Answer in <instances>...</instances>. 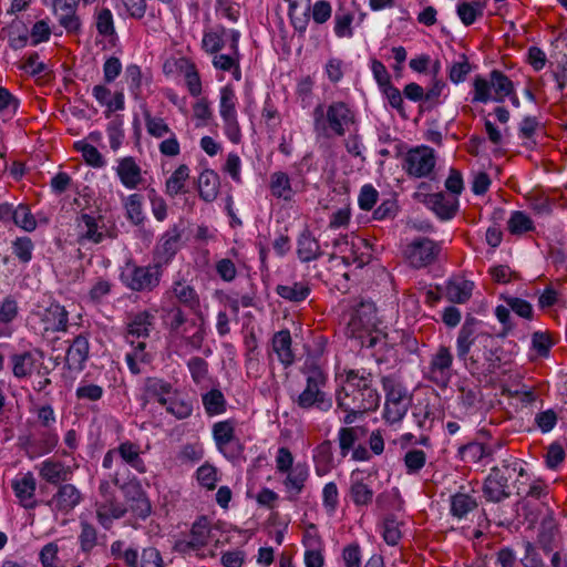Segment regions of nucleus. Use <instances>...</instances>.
<instances>
[{
    "mask_svg": "<svg viewBox=\"0 0 567 567\" xmlns=\"http://www.w3.org/2000/svg\"><path fill=\"white\" fill-rule=\"evenodd\" d=\"M11 220L17 227L28 233H32L38 226L37 217L25 204H19L17 207L13 206Z\"/></svg>",
    "mask_w": 567,
    "mask_h": 567,
    "instance_id": "nucleus-47",
    "label": "nucleus"
},
{
    "mask_svg": "<svg viewBox=\"0 0 567 567\" xmlns=\"http://www.w3.org/2000/svg\"><path fill=\"white\" fill-rule=\"evenodd\" d=\"M452 354L447 348H441L431 362L430 379L444 388L452 375Z\"/></svg>",
    "mask_w": 567,
    "mask_h": 567,
    "instance_id": "nucleus-25",
    "label": "nucleus"
},
{
    "mask_svg": "<svg viewBox=\"0 0 567 567\" xmlns=\"http://www.w3.org/2000/svg\"><path fill=\"white\" fill-rule=\"evenodd\" d=\"M402 168L408 176L422 178L425 176V145L410 148L403 156Z\"/></svg>",
    "mask_w": 567,
    "mask_h": 567,
    "instance_id": "nucleus-28",
    "label": "nucleus"
},
{
    "mask_svg": "<svg viewBox=\"0 0 567 567\" xmlns=\"http://www.w3.org/2000/svg\"><path fill=\"white\" fill-rule=\"evenodd\" d=\"M219 176L213 169H204L197 179V189L200 199L206 203L214 202L219 192Z\"/></svg>",
    "mask_w": 567,
    "mask_h": 567,
    "instance_id": "nucleus-38",
    "label": "nucleus"
},
{
    "mask_svg": "<svg viewBox=\"0 0 567 567\" xmlns=\"http://www.w3.org/2000/svg\"><path fill=\"white\" fill-rule=\"evenodd\" d=\"M176 394H178V389L174 388L167 380L158 377H147L143 382L141 400L143 405L155 401L164 406Z\"/></svg>",
    "mask_w": 567,
    "mask_h": 567,
    "instance_id": "nucleus-12",
    "label": "nucleus"
},
{
    "mask_svg": "<svg viewBox=\"0 0 567 567\" xmlns=\"http://www.w3.org/2000/svg\"><path fill=\"white\" fill-rule=\"evenodd\" d=\"M476 506V499L470 494L457 493L451 497V513L460 519L465 517Z\"/></svg>",
    "mask_w": 567,
    "mask_h": 567,
    "instance_id": "nucleus-51",
    "label": "nucleus"
},
{
    "mask_svg": "<svg viewBox=\"0 0 567 567\" xmlns=\"http://www.w3.org/2000/svg\"><path fill=\"white\" fill-rule=\"evenodd\" d=\"M334 247L339 249L342 255L341 260L344 265H357L358 268H362L368 264L370 256L364 252H360L361 248H368L367 240L362 238H351L344 236L334 241Z\"/></svg>",
    "mask_w": 567,
    "mask_h": 567,
    "instance_id": "nucleus-17",
    "label": "nucleus"
},
{
    "mask_svg": "<svg viewBox=\"0 0 567 567\" xmlns=\"http://www.w3.org/2000/svg\"><path fill=\"white\" fill-rule=\"evenodd\" d=\"M357 112L344 101L320 103L312 110L313 134L317 141L344 137L357 131Z\"/></svg>",
    "mask_w": 567,
    "mask_h": 567,
    "instance_id": "nucleus-2",
    "label": "nucleus"
},
{
    "mask_svg": "<svg viewBox=\"0 0 567 567\" xmlns=\"http://www.w3.org/2000/svg\"><path fill=\"white\" fill-rule=\"evenodd\" d=\"M276 293L287 302L301 303L311 293L310 284L306 280L301 281H286L277 285Z\"/></svg>",
    "mask_w": 567,
    "mask_h": 567,
    "instance_id": "nucleus-27",
    "label": "nucleus"
},
{
    "mask_svg": "<svg viewBox=\"0 0 567 567\" xmlns=\"http://www.w3.org/2000/svg\"><path fill=\"white\" fill-rule=\"evenodd\" d=\"M269 188L271 195L278 199L289 202L293 197L290 177L285 172L277 171L270 175Z\"/></svg>",
    "mask_w": 567,
    "mask_h": 567,
    "instance_id": "nucleus-40",
    "label": "nucleus"
},
{
    "mask_svg": "<svg viewBox=\"0 0 567 567\" xmlns=\"http://www.w3.org/2000/svg\"><path fill=\"white\" fill-rule=\"evenodd\" d=\"M183 229L179 225L171 226L157 241L153 250V259L166 268L179 249Z\"/></svg>",
    "mask_w": 567,
    "mask_h": 567,
    "instance_id": "nucleus-11",
    "label": "nucleus"
},
{
    "mask_svg": "<svg viewBox=\"0 0 567 567\" xmlns=\"http://www.w3.org/2000/svg\"><path fill=\"white\" fill-rule=\"evenodd\" d=\"M75 225L80 243L100 244L105 238V226L100 215L82 213L76 217Z\"/></svg>",
    "mask_w": 567,
    "mask_h": 567,
    "instance_id": "nucleus-15",
    "label": "nucleus"
},
{
    "mask_svg": "<svg viewBox=\"0 0 567 567\" xmlns=\"http://www.w3.org/2000/svg\"><path fill=\"white\" fill-rule=\"evenodd\" d=\"M19 316L18 301L12 297L8 296L0 302V328L3 331H11L10 324Z\"/></svg>",
    "mask_w": 567,
    "mask_h": 567,
    "instance_id": "nucleus-55",
    "label": "nucleus"
},
{
    "mask_svg": "<svg viewBox=\"0 0 567 567\" xmlns=\"http://www.w3.org/2000/svg\"><path fill=\"white\" fill-rule=\"evenodd\" d=\"M90 343L86 334L76 336L66 351V364L71 370L82 371L89 359Z\"/></svg>",
    "mask_w": 567,
    "mask_h": 567,
    "instance_id": "nucleus-26",
    "label": "nucleus"
},
{
    "mask_svg": "<svg viewBox=\"0 0 567 567\" xmlns=\"http://www.w3.org/2000/svg\"><path fill=\"white\" fill-rule=\"evenodd\" d=\"M171 291L181 305L194 312L199 311V296L192 285L184 280H176L173 282Z\"/></svg>",
    "mask_w": 567,
    "mask_h": 567,
    "instance_id": "nucleus-36",
    "label": "nucleus"
},
{
    "mask_svg": "<svg viewBox=\"0 0 567 567\" xmlns=\"http://www.w3.org/2000/svg\"><path fill=\"white\" fill-rule=\"evenodd\" d=\"M37 354H41L39 351H23L13 353L10 355V364L12 374L17 379H25L30 377L34 370L38 361Z\"/></svg>",
    "mask_w": 567,
    "mask_h": 567,
    "instance_id": "nucleus-34",
    "label": "nucleus"
},
{
    "mask_svg": "<svg viewBox=\"0 0 567 567\" xmlns=\"http://www.w3.org/2000/svg\"><path fill=\"white\" fill-rule=\"evenodd\" d=\"M34 329L43 337L51 333L64 332L69 326V312L59 303H51L48 308L32 315Z\"/></svg>",
    "mask_w": 567,
    "mask_h": 567,
    "instance_id": "nucleus-9",
    "label": "nucleus"
},
{
    "mask_svg": "<svg viewBox=\"0 0 567 567\" xmlns=\"http://www.w3.org/2000/svg\"><path fill=\"white\" fill-rule=\"evenodd\" d=\"M427 207L442 221L451 220L457 213L458 198L456 195H446L440 192L427 196Z\"/></svg>",
    "mask_w": 567,
    "mask_h": 567,
    "instance_id": "nucleus-23",
    "label": "nucleus"
},
{
    "mask_svg": "<svg viewBox=\"0 0 567 567\" xmlns=\"http://www.w3.org/2000/svg\"><path fill=\"white\" fill-rule=\"evenodd\" d=\"M297 255L301 262H310L322 256L319 241L308 229H305L298 237Z\"/></svg>",
    "mask_w": 567,
    "mask_h": 567,
    "instance_id": "nucleus-33",
    "label": "nucleus"
},
{
    "mask_svg": "<svg viewBox=\"0 0 567 567\" xmlns=\"http://www.w3.org/2000/svg\"><path fill=\"white\" fill-rule=\"evenodd\" d=\"M190 169L186 164H179L175 171L165 181V194L174 198L178 195H184L188 192L187 183L189 179Z\"/></svg>",
    "mask_w": 567,
    "mask_h": 567,
    "instance_id": "nucleus-31",
    "label": "nucleus"
},
{
    "mask_svg": "<svg viewBox=\"0 0 567 567\" xmlns=\"http://www.w3.org/2000/svg\"><path fill=\"white\" fill-rule=\"evenodd\" d=\"M163 408L175 419L185 420L193 414L194 402L188 396L182 395L178 390V394L173 395Z\"/></svg>",
    "mask_w": 567,
    "mask_h": 567,
    "instance_id": "nucleus-43",
    "label": "nucleus"
},
{
    "mask_svg": "<svg viewBox=\"0 0 567 567\" xmlns=\"http://www.w3.org/2000/svg\"><path fill=\"white\" fill-rule=\"evenodd\" d=\"M80 0H43L50 4L61 27L66 32H78L81 27L80 18L76 16V8Z\"/></svg>",
    "mask_w": 567,
    "mask_h": 567,
    "instance_id": "nucleus-18",
    "label": "nucleus"
},
{
    "mask_svg": "<svg viewBox=\"0 0 567 567\" xmlns=\"http://www.w3.org/2000/svg\"><path fill=\"white\" fill-rule=\"evenodd\" d=\"M202 402L205 412L208 415H218L226 411V399L223 392L218 389H212L210 391L202 395Z\"/></svg>",
    "mask_w": 567,
    "mask_h": 567,
    "instance_id": "nucleus-49",
    "label": "nucleus"
},
{
    "mask_svg": "<svg viewBox=\"0 0 567 567\" xmlns=\"http://www.w3.org/2000/svg\"><path fill=\"white\" fill-rule=\"evenodd\" d=\"M306 378L305 389L292 400L301 410L328 412L332 408V398L326 391L328 375L313 361H307L301 370Z\"/></svg>",
    "mask_w": 567,
    "mask_h": 567,
    "instance_id": "nucleus-4",
    "label": "nucleus"
},
{
    "mask_svg": "<svg viewBox=\"0 0 567 567\" xmlns=\"http://www.w3.org/2000/svg\"><path fill=\"white\" fill-rule=\"evenodd\" d=\"M131 347L132 350L125 354V362L131 373L137 375L142 372L141 364H148L152 355L146 351L144 341H134V346Z\"/></svg>",
    "mask_w": 567,
    "mask_h": 567,
    "instance_id": "nucleus-42",
    "label": "nucleus"
},
{
    "mask_svg": "<svg viewBox=\"0 0 567 567\" xmlns=\"http://www.w3.org/2000/svg\"><path fill=\"white\" fill-rule=\"evenodd\" d=\"M291 344V334L287 329L276 332L271 339L272 352L277 355L278 361L286 368L295 362V353Z\"/></svg>",
    "mask_w": 567,
    "mask_h": 567,
    "instance_id": "nucleus-29",
    "label": "nucleus"
},
{
    "mask_svg": "<svg viewBox=\"0 0 567 567\" xmlns=\"http://www.w3.org/2000/svg\"><path fill=\"white\" fill-rule=\"evenodd\" d=\"M381 383L385 392L383 417L390 424L400 422L411 403L408 389L395 374L382 377Z\"/></svg>",
    "mask_w": 567,
    "mask_h": 567,
    "instance_id": "nucleus-6",
    "label": "nucleus"
},
{
    "mask_svg": "<svg viewBox=\"0 0 567 567\" xmlns=\"http://www.w3.org/2000/svg\"><path fill=\"white\" fill-rule=\"evenodd\" d=\"M286 476L282 485L288 495L289 501H296L303 492L306 483L310 476V468L306 462H298L293 468L284 473Z\"/></svg>",
    "mask_w": 567,
    "mask_h": 567,
    "instance_id": "nucleus-20",
    "label": "nucleus"
},
{
    "mask_svg": "<svg viewBox=\"0 0 567 567\" xmlns=\"http://www.w3.org/2000/svg\"><path fill=\"white\" fill-rule=\"evenodd\" d=\"M7 32L9 47L17 51L30 44L29 29L22 21H13L3 29Z\"/></svg>",
    "mask_w": 567,
    "mask_h": 567,
    "instance_id": "nucleus-46",
    "label": "nucleus"
},
{
    "mask_svg": "<svg viewBox=\"0 0 567 567\" xmlns=\"http://www.w3.org/2000/svg\"><path fill=\"white\" fill-rule=\"evenodd\" d=\"M215 11L218 18L233 23H236L240 18V6L231 0H216Z\"/></svg>",
    "mask_w": 567,
    "mask_h": 567,
    "instance_id": "nucleus-64",
    "label": "nucleus"
},
{
    "mask_svg": "<svg viewBox=\"0 0 567 567\" xmlns=\"http://www.w3.org/2000/svg\"><path fill=\"white\" fill-rule=\"evenodd\" d=\"M492 79L494 87V102H503L513 93V82L499 71H493Z\"/></svg>",
    "mask_w": 567,
    "mask_h": 567,
    "instance_id": "nucleus-56",
    "label": "nucleus"
},
{
    "mask_svg": "<svg viewBox=\"0 0 567 567\" xmlns=\"http://www.w3.org/2000/svg\"><path fill=\"white\" fill-rule=\"evenodd\" d=\"M118 457L122 462L132 468H134L140 474L146 473V464L142 458V450L138 443L132 441H123L116 447Z\"/></svg>",
    "mask_w": 567,
    "mask_h": 567,
    "instance_id": "nucleus-30",
    "label": "nucleus"
},
{
    "mask_svg": "<svg viewBox=\"0 0 567 567\" xmlns=\"http://www.w3.org/2000/svg\"><path fill=\"white\" fill-rule=\"evenodd\" d=\"M37 485V480L31 472L19 474L11 481V488L21 507L34 509L38 506Z\"/></svg>",
    "mask_w": 567,
    "mask_h": 567,
    "instance_id": "nucleus-14",
    "label": "nucleus"
},
{
    "mask_svg": "<svg viewBox=\"0 0 567 567\" xmlns=\"http://www.w3.org/2000/svg\"><path fill=\"white\" fill-rule=\"evenodd\" d=\"M143 195L133 193L122 199L126 218L135 226L143 224L145 216L143 212Z\"/></svg>",
    "mask_w": 567,
    "mask_h": 567,
    "instance_id": "nucleus-45",
    "label": "nucleus"
},
{
    "mask_svg": "<svg viewBox=\"0 0 567 567\" xmlns=\"http://www.w3.org/2000/svg\"><path fill=\"white\" fill-rule=\"evenodd\" d=\"M400 525V522L393 514H388L383 518L380 528L382 537L388 545L395 546L399 544L402 537Z\"/></svg>",
    "mask_w": 567,
    "mask_h": 567,
    "instance_id": "nucleus-54",
    "label": "nucleus"
},
{
    "mask_svg": "<svg viewBox=\"0 0 567 567\" xmlns=\"http://www.w3.org/2000/svg\"><path fill=\"white\" fill-rule=\"evenodd\" d=\"M237 97L230 85L220 89L219 113L221 118L237 116L236 112Z\"/></svg>",
    "mask_w": 567,
    "mask_h": 567,
    "instance_id": "nucleus-57",
    "label": "nucleus"
},
{
    "mask_svg": "<svg viewBox=\"0 0 567 567\" xmlns=\"http://www.w3.org/2000/svg\"><path fill=\"white\" fill-rule=\"evenodd\" d=\"M116 163L115 174L126 189H137L144 183L142 167L133 156L121 157Z\"/></svg>",
    "mask_w": 567,
    "mask_h": 567,
    "instance_id": "nucleus-19",
    "label": "nucleus"
},
{
    "mask_svg": "<svg viewBox=\"0 0 567 567\" xmlns=\"http://www.w3.org/2000/svg\"><path fill=\"white\" fill-rule=\"evenodd\" d=\"M155 324V316L148 310L131 313L125 327V341L134 346L135 339H146Z\"/></svg>",
    "mask_w": 567,
    "mask_h": 567,
    "instance_id": "nucleus-16",
    "label": "nucleus"
},
{
    "mask_svg": "<svg viewBox=\"0 0 567 567\" xmlns=\"http://www.w3.org/2000/svg\"><path fill=\"white\" fill-rule=\"evenodd\" d=\"M210 538V523L207 517L202 516L196 522H194L189 539L181 540L177 543L176 547L181 553H189L192 550H200L205 546H207Z\"/></svg>",
    "mask_w": 567,
    "mask_h": 567,
    "instance_id": "nucleus-21",
    "label": "nucleus"
},
{
    "mask_svg": "<svg viewBox=\"0 0 567 567\" xmlns=\"http://www.w3.org/2000/svg\"><path fill=\"white\" fill-rule=\"evenodd\" d=\"M373 489L362 481H352L350 486V497L354 505L367 506L373 499Z\"/></svg>",
    "mask_w": 567,
    "mask_h": 567,
    "instance_id": "nucleus-59",
    "label": "nucleus"
},
{
    "mask_svg": "<svg viewBox=\"0 0 567 567\" xmlns=\"http://www.w3.org/2000/svg\"><path fill=\"white\" fill-rule=\"evenodd\" d=\"M110 478L114 485L122 489L127 504L125 506L127 512H131L135 518L145 520L152 513V505L140 482L134 480L128 483H121L118 471L111 474Z\"/></svg>",
    "mask_w": 567,
    "mask_h": 567,
    "instance_id": "nucleus-8",
    "label": "nucleus"
},
{
    "mask_svg": "<svg viewBox=\"0 0 567 567\" xmlns=\"http://www.w3.org/2000/svg\"><path fill=\"white\" fill-rule=\"evenodd\" d=\"M312 461L318 476L322 477L330 473L334 467L332 442L324 440L318 444L312 452Z\"/></svg>",
    "mask_w": 567,
    "mask_h": 567,
    "instance_id": "nucleus-32",
    "label": "nucleus"
},
{
    "mask_svg": "<svg viewBox=\"0 0 567 567\" xmlns=\"http://www.w3.org/2000/svg\"><path fill=\"white\" fill-rule=\"evenodd\" d=\"M12 252L22 264H29L33 256L34 244L30 237H17L12 241Z\"/></svg>",
    "mask_w": 567,
    "mask_h": 567,
    "instance_id": "nucleus-60",
    "label": "nucleus"
},
{
    "mask_svg": "<svg viewBox=\"0 0 567 567\" xmlns=\"http://www.w3.org/2000/svg\"><path fill=\"white\" fill-rule=\"evenodd\" d=\"M59 443V435L54 429H45L39 436H30L27 439L24 446L34 449L37 454L50 453Z\"/></svg>",
    "mask_w": 567,
    "mask_h": 567,
    "instance_id": "nucleus-41",
    "label": "nucleus"
},
{
    "mask_svg": "<svg viewBox=\"0 0 567 567\" xmlns=\"http://www.w3.org/2000/svg\"><path fill=\"white\" fill-rule=\"evenodd\" d=\"M494 87L492 75L489 80L476 78L473 84V102H494Z\"/></svg>",
    "mask_w": 567,
    "mask_h": 567,
    "instance_id": "nucleus-58",
    "label": "nucleus"
},
{
    "mask_svg": "<svg viewBox=\"0 0 567 567\" xmlns=\"http://www.w3.org/2000/svg\"><path fill=\"white\" fill-rule=\"evenodd\" d=\"M474 289V282L464 278H455L446 285V296L450 301L455 303L466 302Z\"/></svg>",
    "mask_w": 567,
    "mask_h": 567,
    "instance_id": "nucleus-39",
    "label": "nucleus"
},
{
    "mask_svg": "<svg viewBox=\"0 0 567 567\" xmlns=\"http://www.w3.org/2000/svg\"><path fill=\"white\" fill-rule=\"evenodd\" d=\"M94 17L96 31L100 35L110 40L116 37L113 13L110 9L101 8L96 10Z\"/></svg>",
    "mask_w": 567,
    "mask_h": 567,
    "instance_id": "nucleus-52",
    "label": "nucleus"
},
{
    "mask_svg": "<svg viewBox=\"0 0 567 567\" xmlns=\"http://www.w3.org/2000/svg\"><path fill=\"white\" fill-rule=\"evenodd\" d=\"M344 372V385L337 393L338 408L357 412L375 410L380 403V395L372 385V373L365 369H350Z\"/></svg>",
    "mask_w": 567,
    "mask_h": 567,
    "instance_id": "nucleus-3",
    "label": "nucleus"
},
{
    "mask_svg": "<svg viewBox=\"0 0 567 567\" xmlns=\"http://www.w3.org/2000/svg\"><path fill=\"white\" fill-rule=\"evenodd\" d=\"M240 35V32L236 29H227L221 24H217L213 29L204 32L202 49L208 54H216L220 52L225 48L226 42L229 41V50L237 51Z\"/></svg>",
    "mask_w": 567,
    "mask_h": 567,
    "instance_id": "nucleus-10",
    "label": "nucleus"
},
{
    "mask_svg": "<svg viewBox=\"0 0 567 567\" xmlns=\"http://www.w3.org/2000/svg\"><path fill=\"white\" fill-rule=\"evenodd\" d=\"M534 228V221L526 213L520 210L512 212L507 220V229L512 235L520 236L528 231H533Z\"/></svg>",
    "mask_w": 567,
    "mask_h": 567,
    "instance_id": "nucleus-50",
    "label": "nucleus"
},
{
    "mask_svg": "<svg viewBox=\"0 0 567 567\" xmlns=\"http://www.w3.org/2000/svg\"><path fill=\"white\" fill-rule=\"evenodd\" d=\"M143 117L147 134L154 138H164L173 132L163 117L153 115L148 110H144Z\"/></svg>",
    "mask_w": 567,
    "mask_h": 567,
    "instance_id": "nucleus-48",
    "label": "nucleus"
},
{
    "mask_svg": "<svg viewBox=\"0 0 567 567\" xmlns=\"http://www.w3.org/2000/svg\"><path fill=\"white\" fill-rule=\"evenodd\" d=\"M213 439L215 441L216 446H219L226 442H229L235 435V421L234 420H225L216 422L213 425Z\"/></svg>",
    "mask_w": 567,
    "mask_h": 567,
    "instance_id": "nucleus-62",
    "label": "nucleus"
},
{
    "mask_svg": "<svg viewBox=\"0 0 567 567\" xmlns=\"http://www.w3.org/2000/svg\"><path fill=\"white\" fill-rule=\"evenodd\" d=\"M187 369L195 384L202 385L208 378V362L200 357H192L187 363Z\"/></svg>",
    "mask_w": 567,
    "mask_h": 567,
    "instance_id": "nucleus-63",
    "label": "nucleus"
},
{
    "mask_svg": "<svg viewBox=\"0 0 567 567\" xmlns=\"http://www.w3.org/2000/svg\"><path fill=\"white\" fill-rule=\"evenodd\" d=\"M163 322L173 337L184 340L192 349L203 347L206 330L202 318L188 319L181 307L173 306L165 310Z\"/></svg>",
    "mask_w": 567,
    "mask_h": 567,
    "instance_id": "nucleus-5",
    "label": "nucleus"
},
{
    "mask_svg": "<svg viewBox=\"0 0 567 567\" xmlns=\"http://www.w3.org/2000/svg\"><path fill=\"white\" fill-rule=\"evenodd\" d=\"M82 501L81 492L72 484L60 485L56 493L48 502V505L52 512L61 514H69L72 512Z\"/></svg>",
    "mask_w": 567,
    "mask_h": 567,
    "instance_id": "nucleus-22",
    "label": "nucleus"
},
{
    "mask_svg": "<svg viewBox=\"0 0 567 567\" xmlns=\"http://www.w3.org/2000/svg\"><path fill=\"white\" fill-rule=\"evenodd\" d=\"M377 311L371 302H360L350 313L348 330L352 338L360 340L362 348L372 349L377 362H389L396 358L391 338L375 329Z\"/></svg>",
    "mask_w": 567,
    "mask_h": 567,
    "instance_id": "nucleus-1",
    "label": "nucleus"
},
{
    "mask_svg": "<svg viewBox=\"0 0 567 567\" xmlns=\"http://www.w3.org/2000/svg\"><path fill=\"white\" fill-rule=\"evenodd\" d=\"M80 527L81 532L78 536L80 549L84 554H90L100 544L97 530L91 523L85 520L80 523Z\"/></svg>",
    "mask_w": 567,
    "mask_h": 567,
    "instance_id": "nucleus-53",
    "label": "nucleus"
},
{
    "mask_svg": "<svg viewBox=\"0 0 567 567\" xmlns=\"http://www.w3.org/2000/svg\"><path fill=\"white\" fill-rule=\"evenodd\" d=\"M354 21V10L346 6H340L334 13V34L338 38H352Z\"/></svg>",
    "mask_w": 567,
    "mask_h": 567,
    "instance_id": "nucleus-44",
    "label": "nucleus"
},
{
    "mask_svg": "<svg viewBox=\"0 0 567 567\" xmlns=\"http://www.w3.org/2000/svg\"><path fill=\"white\" fill-rule=\"evenodd\" d=\"M415 225H409L404 231L403 256L405 261L413 268L420 269L425 266V236H414Z\"/></svg>",
    "mask_w": 567,
    "mask_h": 567,
    "instance_id": "nucleus-13",
    "label": "nucleus"
},
{
    "mask_svg": "<svg viewBox=\"0 0 567 567\" xmlns=\"http://www.w3.org/2000/svg\"><path fill=\"white\" fill-rule=\"evenodd\" d=\"M165 269L155 259L145 266L128 265L122 275L123 284L132 291L151 292L159 286Z\"/></svg>",
    "mask_w": 567,
    "mask_h": 567,
    "instance_id": "nucleus-7",
    "label": "nucleus"
},
{
    "mask_svg": "<svg viewBox=\"0 0 567 567\" xmlns=\"http://www.w3.org/2000/svg\"><path fill=\"white\" fill-rule=\"evenodd\" d=\"M96 519L104 529H110L115 519L125 516L127 508L115 497L101 499L95 504Z\"/></svg>",
    "mask_w": 567,
    "mask_h": 567,
    "instance_id": "nucleus-24",
    "label": "nucleus"
},
{
    "mask_svg": "<svg viewBox=\"0 0 567 567\" xmlns=\"http://www.w3.org/2000/svg\"><path fill=\"white\" fill-rule=\"evenodd\" d=\"M39 474L48 483L59 484L69 481L71 478L72 471L62 462L49 458L41 463Z\"/></svg>",
    "mask_w": 567,
    "mask_h": 567,
    "instance_id": "nucleus-35",
    "label": "nucleus"
},
{
    "mask_svg": "<svg viewBox=\"0 0 567 567\" xmlns=\"http://www.w3.org/2000/svg\"><path fill=\"white\" fill-rule=\"evenodd\" d=\"M124 80L128 86L131 94L134 99H140L142 96V83L143 75L141 68L136 64H130L125 69Z\"/></svg>",
    "mask_w": 567,
    "mask_h": 567,
    "instance_id": "nucleus-61",
    "label": "nucleus"
},
{
    "mask_svg": "<svg viewBox=\"0 0 567 567\" xmlns=\"http://www.w3.org/2000/svg\"><path fill=\"white\" fill-rule=\"evenodd\" d=\"M507 478L498 471L493 468L484 484V495L488 501L499 502L508 496Z\"/></svg>",
    "mask_w": 567,
    "mask_h": 567,
    "instance_id": "nucleus-37",
    "label": "nucleus"
}]
</instances>
